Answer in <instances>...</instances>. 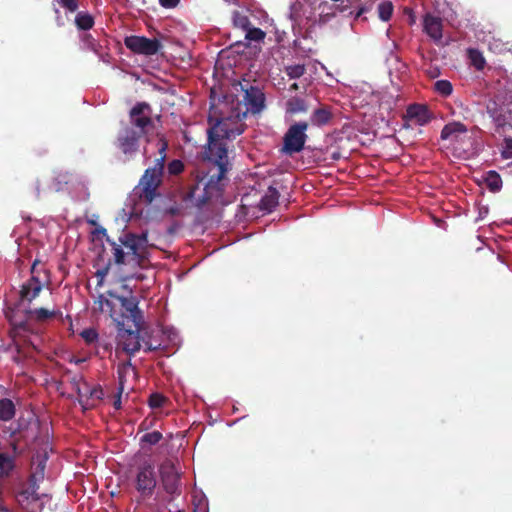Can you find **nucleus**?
I'll return each mask as SVG.
<instances>
[{"label":"nucleus","mask_w":512,"mask_h":512,"mask_svg":"<svg viewBox=\"0 0 512 512\" xmlns=\"http://www.w3.org/2000/svg\"><path fill=\"white\" fill-rule=\"evenodd\" d=\"M223 140L208 134L206 155L211 167L206 173L207 181L202 191L196 185L190 189L186 197L197 208H202L209 202L223 204L222 198L228 183L226 174L229 170L228 149Z\"/></svg>","instance_id":"obj_1"},{"label":"nucleus","mask_w":512,"mask_h":512,"mask_svg":"<svg viewBox=\"0 0 512 512\" xmlns=\"http://www.w3.org/2000/svg\"><path fill=\"white\" fill-rule=\"evenodd\" d=\"M106 241L111 247L109 260L117 268L136 272L137 268H144L147 265L149 246L147 232L141 234L125 232L117 240H111L107 236Z\"/></svg>","instance_id":"obj_2"},{"label":"nucleus","mask_w":512,"mask_h":512,"mask_svg":"<svg viewBox=\"0 0 512 512\" xmlns=\"http://www.w3.org/2000/svg\"><path fill=\"white\" fill-rule=\"evenodd\" d=\"M106 241L111 247L109 260L117 268L136 272L137 268H144L147 265L149 246L147 232L141 234L125 232L117 240H111L107 236Z\"/></svg>","instance_id":"obj_3"},{"label":"nucleus","mask_w":512,"mask_h":512,"mask_svg":"<svg viewBox=\"0 0 512 512\" xmlns=\"http://www.w3.org/2000/svg\"><path fill=\"white\" fill-rule=\"evenodd\" d=\"M106 241L111 247L109 260L117 268L136 272L137 268H144L147 265L149 246L147 232L141 234L125 232L117 240H111L107 236Z\"/></svg>","instance_id":"obj_4"},{"label":"nucleus","mask_w":512,"mask_h":512,"mask_svg":"<svg viewBox=\"0 0 512 512\" xmlns=\"http://www.w3.org/2000/svg\"><path fill=\"white\" fill-rule=\"evenodd\" d=\"M43 289V284L36 276H31L24 282L19 291V300L14 308V316L24 315L26 320H48L61 318L62 312L53 307H43L34 303V300Z\"/></svg>","instance_id":"obj_5"},{"label":"nucleus","mask_w":512,"mask_h":512,"mask_svg":"<svg viewBox=\"0 0 512 512\" xmlns=\"http://www.w3.org/2000/svg\"><path fill=\"white\" fill-rule=\"evenodd\" d=\"M159 142L160 146L158 152L160 157L155 160L153 167L147 168L144 171V174L141 176L137 186V189L139 190V198L146 203H152V201L159 195L158 188L162 184L168 143L163 138H161Z\"/></svg>","instance_id":"obj_6"},{"label":"nucleus","mask_w":512,"mask_h":512,"mask_svg":"<svg viewBox=\"0 0 512 512\" xmlns=\"http://www.w3.org/2000/svg\"><path fill=\"white\" fill-rule=\"evenodd\" d=\"M143 346L147 350L167 349L176 345L177 332L172 327H165L161 322H149L142 325Z\"/></svg>","instance_id":"obj_7"},{"label":"nucleus","mask_w":512,"mask_h":512,"mask_svg":"<svg viewBox=\"0 0 512 512\" xmlns=\"http://www.w3.org/2000/svg\"><path fill=\"white\" fill-rule=\"evenodd\" d=\"M233 89L236 93H241V102L245 106V111L241 113L245 118L248 113L260 114L266 107V97L262 89L251 83L250 80L242 79L233 83Z\"/></svg>","instance_id":"obj_8"},{"label":"nucleus","mask_w":512,"mask_h":512,"mask_svg":"<svg viewBox=\"0 0 512 512\" xmlns=\"http://www.w3.org/2000/svg\"><path fill=\"white\" fill-rule=\"evenodd\" d=\"M148 322H117V346L134 354L142 346V325Z\"/></svg>","instance_id":"obj_9"},{"label":"nucleus","mask_w":512,"mask_h":512,"mask_svg":"<svg viewBox=\"0 0 512 512\" xmlns=\"http://www.w3.org/2000/svg\"><path fill=\"white\" fill-rule=\"evenodd\" d=\"M242 118L240 111L234 116L220 119L210 115L208 118L210 128L207 133L224 140H232L244 132L245 124L241 122Z\"/></svg>","instance_id":"obj_10"},{"label":"nucleus","mask_w":512,"mask_h":512,"mask_svg":"<svg viewBox=\"0 0 512 512\" xmlns=\"http://www.w3.org/2000/svg\"><path fill=\"white\" fill-rule=\"evenodd\" d=\"M151 111L149 103L138 102L129 111V122L122 123L121 126L133 127L134 131L140 136H147L155 128Z\"/></svg>","instance_id":"obj_11"},{"label":"nucleus","mask_w":512,"mask_h":512,"mask_svg":"<svg viewBox=\"0 0 512 512\" xmlns=\"http://www.w3.org/2000/svg\"><path fill=\"white\" fill-rule=\"evenodd\" d=\"M71 385L78 394L83 410L95 407L104 396L101 386L88 383L81 375L73 377Z\"/></svg>","instance_id":"obj_12"},{"label":"nucleus","mask_w":512,"mask_h":512,"mask_svg":"<svg viewBox=\"0 0 512 512\" xmlns=\"http://www.w3.org/2000/svg\"><path fill=\"white\" fill-rule=\"evenodd\" d=\"M309 127L308 122L300 121L292 124L283 137L282 151L287 155H293L304 149L308 138L306 131Z\"/></svg>","instance_id":"obj_13"},{"label":"nucleus","mask_w":512,"mask_h":512,"mask_svg":"<svg viewBox=\"0 0 512 512\" xmlns=\"http://www.w3.org/2000/svg\"><path fill=\"white\" fill-rule=\"evenodd\" d=\"M141 138L142 136L137 134L133 127L121 126L114 145L124 155L125 160L129 161L138 153Z\"/></svg>","instance_id":"obj_14"},{"label":"nucleus","mask_w":512,"mask_h":512,"mask_svg":"<svg viewBox=\"0 0 512 512\" xmlns=\"http://www.w3.org/2000/svg\"><path fill=\"white\" fill-rule=\"evenodd\" d=\"M38 487H25L17 495L18 504L26 512H42L44 506L50 501L47 494H38Z\"/></svg>","instance_id":"obj_15"},{"label":"nucleus","mask_w":512,"mask_h":512,"mask_svg":"<svg viewBox=\"0 0 512 512\" xmlns=\"http://www.w3.org/2000/svg\"><path fill=\"white\" fill-rule=\"evenodd\" d=\"M124 45L134 54L153 56L162 48L158 39H149L145 36L130 35L124 38Z\"/></svg>","instance_id":"obj_16"},{"label":"nucleus","mask_w":512,"mask_h":512,"mask_svg":"<svg viewBox=\"0 0 512 512\" xmlns=\"http://www.w3.org/2000/svg\"><path fill=\"white\" fill-rule=\"evenodd\" d=\"M96 276L99 278V284L103 282L106 276H110L115 283H122L131 279L142 280L144 278L141 273L124 271L117 268L111 260L103 268L96 271Z\"/></svg>","instance_id":"obj_17"},{"label":"nucleus","mask_w":512,"mask_h":512,"mask_svg":"<svg viewBox=\"0 0 512 512\" xmlns=\"http://www.w3.org/2000/svg\"><path fill=\"white\" fill-rule=\"evenodd\" d=\"M156 486L154 467L150 463L143 464L137 473L136 488L143 495H151Z\"/></svg>","instance_id":"obj_18"},{"label":"nucleus","mask_w":512,"mask_h":512,"mask_svg":"<svg viewBox=\"0 0 512 512\" xmlns=\"http://www.w3.org/2000/svg\"><path fill=\"white\" fill-rule=\"evenodd\" d=\"M114 300L120 307V315L127 320H143L142 311L139 309V301L135 296H114Z\"/></svg>","instance_id":"obj_19"},{"label":"nucleus","mask_w":512,"mask_h":512,"mask_svg":"<svg viewBox=\"0 0 512 512\" xmlns=\"http://www.w3.org/2000/svg\"><path fill=\"white\" fill-rule=\"evenodd\" d=\"M9 333L17 347L21 346V340L31 344L34 348L37 347L38 337L31 334L30 322H14Z\"/></svg>","instance_id":"obj_20"},{"label":"nucleus","mask_w":512,"mask_h":512,"mask_svg":"<svg viewBox=\"0 0 512 512\" xmlns=\"http://www.w3.org/2000/svg\"><path fill=\"white\" fill-rule=\"evenodd\" d=\"M405 117L419 126L426 125L432 118L427 106L421 104L409 105Z\"/></svg>","instance_id":"obj_21"},{"label":"nucleus","mask_w":512,"mask_h":512,"mask_svg":"<svg viewBox=\"0 0 512 512\" xmlns=\"http://www.w3.org/2000/svg\"><path fill=\"white\" fill-rule=\"evenodd\" d=\"M487 113L498 128L506 126L510 119V113L505 106L495 101H490L487 106Z\"/></svg>","instance_id":"obj_22"},{"label":"nucleus","mask_w":512,"mask_h":512,"mask_svg":"<svg viewBox=\"0 0 512 512\" xmlns=\"http://www.w3.org/2000/svg\"><path fill=\"white\" fill-rule=\"evenodd\" d=\"M46 461V455H38L36 459L33 460V471L29 479V487H38V483L43 481L45 476Z\"/></svg>","instance_id":"obj_23"},{"label":"nucleus","mask_w":512,"mask_h":512,"mask_svg":"<svg viewBox=\"0 0 512 512\" xmlns=\"http://www.w3.org/2000/svg\"><path fill=\"white\" fill-rule=\"evenodd\" d=\"M424 31L435 41L442 38V21L439 17L427 14L424 17Z\"/></svg>","instance_id":"obj_24"},{"label":"nucleus","mask_w":512,"mask_h":512,"mask_svg":"<svg viewBox=\"0 0 512 512\" xmlns=\"http://www.w3.org/2000/svg\"><path fill=\"white\" fill-rule=\"evenodd\" d=\"M467 132V127L461 122L446 124L441 130L442 140H457L458 137Z\"/></svg>","instance_id":"obj_25"},{"label":"nucleus","mask_w":512,"mask_h":512,"mask_svg":"<svg viewBox=\"0 0 512 512\" xmlns=\"http://www.w3.org/2000/svg\"><path fill=\"white\" fill-rule=\"evenodd\" d=\"M332 117L333 114L328 106H320L313 111L310 121L315 126H324L331 121Z\"/></svg>","instance_id":"obj_26"},{"label":"nucleus","mask_w":512,"mask_h":512,"mask_svg":"<svg viewBox=\"0 0 512 512\" xmlns=\"http://www.w3.org/2000/svg\"><path fill=\"white\" fill-rule=\"evenodd\" d=\"M278 201V190L270 186L260 201V209L271 212L278 205Z\"/></svg>","instance_id":"obj_27"},{"label":"nucleus","mask_w":512,"mask_h":512,"mask_svg":"<svg viewBox=\"0 0 512 512\" xmlns=\"http://www.w3.org/2000/svg\"><path fill=\"white\" fill-rule=\"evenodd\" d=\"M286 113L294 115L298 113H306L308 111L307 102L300 97H290L285 103Z\"/></svg>","instance_id":"obj_28"},{"label":"nucleus","mask_w":512,"mask_h":512,"mask_svg":"<svg viewBox=\"0 0 512 512\" xmlns=\"http://www.w3.org/2000/svg\"><path fill=\"white\" fill-rule=\"evenodd\" d=\"M75 25L79 30H90L94 26V18L88 12H79L75 17Z\"/></svg>","instance_id":"obj_29"},{"label":"nucleus","mask_w":512,"mask_h":512,"mask_svg":"<svg viewBox=\"0 0 512 512\" xmlns=\"http://www.w3.org/2000/svg\"><path fill=\"white\" fill-rule=\"evenodd\" d=\"M15 414V407L11 400H0V420L9 421Z\"/></svg>","instance_id":"obj_30"},{"label":"nucleus","mask_w":512,"mask_h":512,"mask_svg":"<svg viewBox=\"0 0 512 512\" xmlns=\"http://www.w3.org/2000/svg\"><path fill=\"white\" fill-rule=\"evenodd\" d=\"M468 58L471 62V65H473L477 70L484 69L486 65V60L483 54L478 49H468Z\"/></svg>","instance_id":"obj_31"},{"label":"nucleus","mask_w":512,"mask_h":512,"mask_svg":"<svg viewBox=\"0 0 512 512\" xmlns=\"http://www.w3.org/2000/svg\"><path fill=\"white\" fill-rule=\"evenodd\" d=\"M378 16L382 21H389L392 17L394 6L389 0L383 1L378 5Z\"/></svg>","instance_id":"obj_32"},{"label":"nucleus","mask_w":512,"mask_h":512,"mask_svg":"<svg viewBox=\"0 0 512 512\" xmlns=\"http://www.w3.org/2000/svg\"><path fill=\"white\" fill-rule=\"evenodd\" d=\"M485 181L490 191L496 192L502 187V179L496 171H489Z\"/></svg>","instance_id":"obj_33"},{"label":"nucleus","mask_w":512,"mask_h":512,"mask_svg":"<svg viewBox=\"0 0 512 512\" xmlns=\"http://www.w3.org/2000/svg\"><path fill=\"white\" fill-rule=\"evenodd\" d=\"M266 34L265 32L260 29V28H256V27H249L246 31H245V39L252 42H260V41H263L264 38H265Z\"/></svg>","instance_id":"obj_34"},{"label":"nucleus","mask_w":512,"mask_h":512,"mask_svg":"<svg viewBox=\"0 0 512 512\" xmlns=\"http://www.w3.org/2000/svg\"><path fill=\"white\" fill-rule=\"evenodd\" d=\"M305 72L306 67L304 64H295L285 67V73L289 76L290 79H298L302 77Z\"/></svg>","instance_id":"obj_35"},{"label":"nucleus","mask_w":512,"mask_h":512,"mask_svg":"<svg viewBox=\"0 0 512 512\" xmlns=\"http://www.w3.org/2000/svg\"><path fill=\"white\" fill-rule=\"evenodd\" d=\"M434 89L440 95L447 97L450 96L453 92V86L448 80H438L434 84Z\"/></svg>","instance_id":"obj_36"},{"label":"nucleus","mask_w":512,"mask_h":512,"mask_svg":"<svg viewBox=\"0 0 512 512\" xmlns=\"http://www.w3.org/2000/svg\"><path fill=\"white\" fill-rule=\"evenodd\" d=\"M162 439V434L159 431H152L144 434L140 441L142 445L148 444L150 446L156 445Z\"/></svg>","instance_id":"obj_37"},{"label":"nucleus","mask_w":512,"mask_h":512,"mask_svg":"<svg viewBox=\"0 0 512 512\" xmlns=\"http://www.w3.org/2000/svg\"><path fill=\"white\" fill-rule=\"evenodd\" d=\"M13 469V459L4 454H0V475H7Z\"/></svg>","instance_id":"obj_38"},{"label":"nucleus","mask_w":512,"mask_h":512,"mask_svg":"<svg viewBox=\"0 0 512 512\" xmlns=\"http://www.w3.org/2000/svg\"><path fill=\"white\" fill-rule=\"evenodd\" d=\"M233 22L236 27L242 28L244 31H246L250 27V21L248 17L242 15L239 12L234 13Z\"/></svg>","instance_id":"obj_39"},{"label":"nucleus","mask_w":512,"mask_h":512,"mask_svg":"<svg viewBox=\"0 0 512 512\" xmlns=\"http://www.w3.org/2000/svg\"><path fill=\"white\" fill-rule=\"evenodd\" d=\"M167 169L170 175H179L184 170V164L181 160L174 159L168 164Z\"/></svg>","instance_id":"obj_40"},{"label":"nucleus","mask_w":512,"mask_h":512,"mask_svg":"<svg viewBox=\"0 0 512 512\" xmlns=\"http://www.w3.org/2000/svg\"><path fill=\"white\" fill-rule=\"evenodd\" d=\"M62 8L70 13H74L79 8V0H57Z\"/></svg>","instance_id":"obj_41"},{"label":"nucleus","mask_w":512,"mask_h":512,"mask_svg":"<svg viewBox=\"0 0 512 512\" xmlns=\"http://www.w3.org/2000/svg\"><path fill=\"white\" fill-rule=\"evenodd\" d=\"M81 337L86 341V343L92 344L97 341L98 333L94 328H89L81 332Z\"/></svg>","instance_id":"obj_42"},{"label":"nucleus","mask_w":512,"mask_h":512,"mask_svg":"<svg viewBox=\"0 0 512 512\" xmlns=\"http://www.w3.org/2000/svg\"><path fill=\"white\" fill-rule=\"evenodd\" d=\"M503 142L504 146L501 155L504 159H510L512 158V138L506 137Z\"/></svg>","instance_id":"obj_43"},{"label":"nucleus","mask_w":512,"mask_h":512,"mask_svg":"<svg viewBox=\"0 0 512 512\" xmlns=\"http://www.w3.org/2000/svg\"><path fill=\"white\" fill-rule=\"evenodd\" d=\"M165 490L171 494L177 490L176 476H171L168 479H163Z\"/></svg>","instance_id":"obj_44"},{"label":"nucleus","mask_w":512,"mask_h":512,"mask_svg":"<svg viewBox=\"0 0 512 512\" xmlns=\"http://www.w3.org/2000/svg\"><path fill=\"white\" fill-rule=\"evenodd\" d=\"M165 398L160 394H152L149 398V405L151 408H159L163 405Z\"/></svg>","instance_id":"obj_45"},{"label":"nucleus","mask_w":512,"mask_h":512,"mask_svg":"<svg viewBox=\"0 0 512 512\" xmlns=\"http://www.w3.org/2000/svg\"><path fill=\"white\" fill-rule=\"evenodd\" d=\"M113 305H114L113 302H111L109 300H105L104 302L101 303V310L102 311H109L110 312L109 315L111 317V320L116 321L118 319L115 316V314L112 312Z\"/></svg>","instance_id":"obj_46"},{"label":"nucleus","mask_w":512,"mask_h":512,"mask_svg":"<svg viewBox=\"0 0 512 512\" xmlns=\"http://www.w3.org/2000/svg\"><path fill=\"white\" fill-rule=\"evenodd\" d=\"M195 512H208V503L205 497L199 499L198 503L195 504Z\"/></svg>","instance_id":"obj_47"},{"label":"nucleus","mask_w":512,"mask_h":512,"mask_svg":"<svg viewBox=\"0 0 512 512\" xmlns=\"http://www.w3.org/2000/svg\"><path fill=\"white\" fill-rule=\"evenodd\" d=\"M180 0H159V3L164 8H174L179 4Z\"/></svg>","instance_id":"obj_48"},{"label":"nucleus","mask_w":512,"mask_h":512,"mask_svg":"<svg viewBox=\"0 0 512 512\" xmlns=\"http://www.w3.org/2000/svg\"><path fill=\"white\" fill-rule=\"evenodd\" d=\"M369 9L365 6L359 7L355 14V18H360L363 14H365Z\"/></svg>","instance_id":"obj_49"},{"label":"nucleus","mask_w":512,"mask_h":512,"mask_svg":"<svg viewBox=\"0 0 512 512\" xmlns=\"http://www.w3.org/2000/svg\"><path fill=\"white\" fill-rule=\"evenodd\" d=\"M123 391V387H120V392L119 394H121ZM114 407L116 409H120L121 408V396L118 395V397L114 400Z\"/></svg>","instance_id":"obj_50"},{"label":"nucleus","mask_w":512,"mask_h":512,"mask_svg":"<svg viewBox=\"0 0 512 512\" xmlns=\"http://www.w3.org/2000/svg\"><path fill=\"white\" fill-rule=\"evenodd\" d=\"M35 196L38 198L40 196V181L37 180L36 183H35Z\"/></svg>","instance_id":"obj_51"},{"label":"nucleus","mask_w":512,"mask_h":512,"mask_svg":"<svg viewBox=\"0 0 512 512\" xmlns=\"http://www.w3.org/2000/svg\"><path fill=\"white\" fill-rule=\"evenodd\" d=\"M299 89V85L297 83H293L292 85H290L289 87V91H296Z\"/></svg>","instance_id":"obj_52"},{"label":"nucleus","mask_w":512,"mask_h":512,"mask_svg":"<svg viewBox=\"0 0 512 512\" xmlns=\"http://www.w3.org/2000/svg\"><path fill=\"white\" fill-rule=\"evenodd\" d=\"M96 233H97V234H102V235H105V236H106V229H105V228L97 229V230H96Z\"/></svg>","instance_id":"obj_53"},{"label":"nucleus","mask_w":512,"mask_h":512,"mask_svg":"<svg viewBox=\"0 0 512 512\" xmlns=\"http://www.w3.org/2000/svg\"><path fill=\"white\" fill-rule=\"evenodd\" d=\"M37 263H38V261H37V260H35V261H34V263H33V265H32V272L34 271L35 266L37 265Z\"/></svg>","instance_id":"obj_54"},{"label":"nucleus","mask_w":512,"mask_h":512,"mask_svg":"<svg viewBox=\"0 0 512 512\" xmlns=\"http://www.w3.org/2000/svg\"><path fill=\"white\" fill-rule=\"evenodd\" d=\"M0 512H11V511L6 508H0Z\"/></svg>","instance_id":"obj_55"},{"label":"nucleus","mask_w":512,"mask_h":512,"mask_svg":"<svg viewBox=\"0 0 512 512\" xmlns=\"http://www.w3.org/2000/svg\"><path fill=\"white\" fill-rule=\"evenodd\" d=\"M333 159H338L337 154H334Z\"/></svg>","instance_id":"obj_56"},{"label":"nucleus","mask_w":512,"mask_h":512,"mask_svg":"<svg viewBox=\"0 0 512 512\" xmlns=\"http://www.w3.org/2000/svg\"><path fill=\"white\" fill-rule=\"evenodd\" d=\"M333 159H338L337 154H334Z\"/></svg>","instance_id":"obj_57"}]
</instances>
